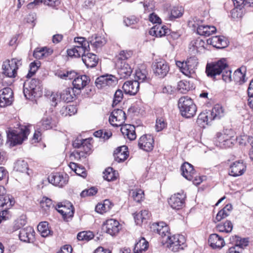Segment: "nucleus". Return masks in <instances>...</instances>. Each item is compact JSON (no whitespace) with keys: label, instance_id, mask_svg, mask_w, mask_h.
<instances>
[{"label":"nucleus","instance_id":"nucleus-1","mask_svg":"<svg viewBox=\"0 0 253 253\" xmlns=\"http://www.w3.org/2000/svg\"><path fill=\"white\" fill-rule=\"evenodd\" d=\"M31 126H21L18 129H12L9 128L6 130L7 137L10 146H14L21 144L27 139L30 133L29 127Z\"/></svg>","mask_w":253,"mask_h":253},{"label":"nucleus","instance_id":"nucleus-2","mask_svg":"<svg viewBox=\"0 0 253 253\" xmlns=\"http://www.w3.org/2000/svg\"><path fill=\"white\" fill-rule=\"evenodd\" d=\"M178 106L181 115L186 118L193 117L196 113L197 107L189 97L183 96L180 98Z\"/></svg>","mask_w":253,"mask_h":253},{"label":"nucleus","instance_id":"nucleus-3","mask_svg":"<svg viewBox=\"0 0 253 253\" xmlns=\"http://www.w3.org/2000/svg\"><path fill=\"white\" fill-rule=\"evenodd\" d=\"M198 64V59L195 56L187 58L185 62H176V65L180 69L181 72L189 78L195 77Z\"/></svg>","mask_w":253,"mask_h":253},{"label":"nucleus","instance_id":"nucleus-4","mask_svg":"<svg viewBox=\"0 0 253 253\" xmlns=\"http://www.w3.org/2000/svg\"><path fill=\"white\" fill-rule=\"evenodd\" d=\"M227 67L226 59L222 58L216 62L208 63L206 73L208 77L214 79L216 76L220 75Z\"/></svg>","mask_w":253,"mask_h":253},{"label":"nucleus","instance_id":"nucleus-5","mask_svg":"<svg viewBox=\"0 0 253 253\" xmlns=\"http://www.w3.org/2000/svg\"><path fill=\"white\" fill-rule=\"evenodd\" d=\"M21 65V59L14 58L6 60L2 65V73L7 77L14 78L17 75V70Z\"/></svg>","mask_w":253,"mask_h":253},{"label":"nucleus","instance_id":"nucleus-6","mask_svg":"<svg viewBox=\"0 0 253 253\" xmlns=\"http://www.w3.org/2000/svg\"><path fill=\"white\" fill-rule=\"evenodd\" d=\"M202 20L195 17L190 20L188 25L197 29V33L201 36L208 37L215 32L216 29L214 26L201 25Z\"/></svg>","mask_w":253,"mask_h":253},{"label":"nucleus","instance_id":"nucleus-7","mask_svg":"<svg viewBox=\"0 0 253 253\" xmlns=\"http://www.w3.org/2000/svg\"><path fill=\"white\" fill-rule=\"evenodd\" d=\"M39 84V81L36 79L25 82L23 85V93L27 99H32L38 95V92L40 91Z\"/></svg>","mask_w":253,"mask_h":253},{"label":"nucleus","instance_id":"nucleus-8","mask_svg":"<svg viewBox=\"0 0 253 253\" xmlns=\"http://www.w3.org/2000/svg\"><path fill=\"white\" fill-rule=\"evenodd\" d=\"M184 236L180 234L168 236L167 238V247L174 252L183 250L185 243Z\"/></svg>","mask_w":253,"mask_h":253},{"label":"nucleus","instance_id":"nucleus-9","mask_svg":"<svg viewBox=\"0 0 253 253\" xmlns=\"http://www.w3.org/2000/svg\"><path fill=\"white\" fill-rule=\"evenodd\" d=\"M216 136V140L219 142L220 147H230L233 146L235 140L232 130H226L222 132H218Z\"/></svg>","mask_w":253,"mask_h":253},{"label":"nucleus","instance_id":"nucleus-10","mask_svg":"<svg viewBox=\"0 0 253 253\" xmlns=\"http://www.w3.org/2000/svg\"><path fill=\"white\" fill-rule=\"evenodd\" d=\"M56 209L66 221H68L69 219L71 218L74 215V207L70 202L59 203Z\"/></svg>","mask_w":253,"mask_h":253},{"label":"nucleus","instance_id":"nucleus-11","mask_svg":"<svg viewBox=\"0 0 253 253\" xmlns=\"http://www.w3.org/2000/svg\"><path fill=\"white\" fill-rule=\"evenodd\" d=\"M117 83V78L112 75L100 76L96 79L95 82L96 86L98 88H102L107 86H114Z\"/></svg>","mask_w":253,"mask_h":253},{"label":"nucleus","instance_id":"nucleus-12","mask_svg":"<svg viewBox=\"0 0 253 253\" xmlns=\"http://www.w3.org/2000/svg\"><path fill=\"white\" fill-rule=\"evenodd\" d=\"M154 73L161 78L166 76L169 71L168 64L161 59L156 60L153 64Z\"/></svg>","mask_w":253,"mask_h":253},{"label":"nucleus","instance_id":"nucleus-13","mask_svg":"<svg viewBox=\"0 0 253 253\" xmlns=\"http://www.w3.org/2000/svg\"><path fill=\"white\" fill-rule=\"evenodd\" d=\"M126 119L125 113L121 109H115L109 118L110 124L115 126H121Z\"/></svg>","mask_w":253,"mask_h":253},{"label":"nucleus","instance_id":"nucleus-14","mask_svg":"<svg viewBox=\"0 0 253 253\" xmlns=\"http://www.w3.org/2000/svg\"><path fill=\"white\" fill-rule=\"evenodd\" d=\"M186 195L183 192L177 193L171 196L168 202L169 206L173 209L178 210L183 207Z\"/></svg>","mask_w":253,"mask_h":253},{"label":"nucleus","instance_id":"nucleus-15","mask_svg":"<svg viewBox=\"0 0 253 253\" xmlns=\"http://www.w3.org/2000/svg\"><path fill=\"white\" fill-rule=\"evenodd\" d=\"M103 229L106 232L111 236L116 235L120 230V224L115 219H110L106 221L103 225Z\"/></svg>","mask_w":253,"mask_h":253},{"label":"nucleus","instance_id":"nucleus-16","mask_svg":"<svg viewBox=\"0 0 253 253\" xmlns=\"http://www.w3.org/2000/svg\"><path fill=\"white\" fill-rule=\"evenodd\" d=\"M13 92L10 87H4L0 90V107H4L11 104Z\"/></svg>","mask_w":253,"mask_h":253},{"label":"nucleus","instance_id":"nucleus-17","mask_svg":"<svg viewBox=\"0 0 253 253\" xmlns=\"http://www.w3.org/2000/svg\"><path fill=\"white\" fill-rule=\"evenodd\" d=\"M246 166L242 160L235 161L230 166L229 174L237 177L242 175L245 171Z\"/></svg>","mask_w":253,"mask_h":253},{"label":"nucleus","instance_id":"nucleus-18","mask_svg":"<svg viewBox=\"0 0 253 253\" xmlns=\"http://www.w3.org/2000/svg\"><path fill=\"white\" fill-rule=\"evenodd\" d=\"M153 144L154 139L151 135H143L139 139L138 146L140 149L149 152L153 149Z\"/></svg>","mask_w":253,"mask_h":253},{"label":"nucleus","instance_id":"nucleus-19","mask_svg":"<svg viewBox=\"0 0 253 253\" xmlns=\"http://www.w3.org/2000/svg\"><path fill=\"white\" fill-rule=\"evenodd\" d=\"M35 231L31 226H27L20 229L19 234V237L21 241L24 242H33L35 237Z\"/></svg>","mask_w":253,"mask_h":253},{"label":"nucleus","instance_id":"nucleus-20","mask_svg":"<svg viewBox=\"0 0 253 253\" xmlns=\"http://www.w3.org/2000/svg\"><path fill=\"white\" fill-rule=\"evenodd\" d=\"M139 88V84L137 81H128L123 86V89L126 94L134 95L137 93Z\"/></svg>","mask_w":253,"mask_h":253},{"label":"nucleus","instance_id":"nucleus-21","mask_svg":"<svg viewBox=\"0 0 253 253\" xmlns=\"http://www.w3.org/2000/svg\"><path fill=\"white\" fill-rule=\"evenodd\" d=\"M89 77L86 75L78 76L73 81V89L81 91L89 84Z\"/></svg>","mask_w":253,"mask_h":253},{"label":"nucleus","instance_id":"nucleus-22","mask_svg":"<svg viewBox=\"0 0 253 253\" xmlns=\"http://www.w3.org/2000/svg\"><path fill=\"white\" fill-rule=\"evenodd\" d=\"M135 127L133 125L126 124L122 126L121 131L125 138L130 140H134L136 138Z\"/></svg>","mask_w":253,"mask_h":253},{"label":"nucleus","instance_id":"nucleus-23","mask_svg":"<svg viewBox=\"0 0 253 253\" xmlns=\"http://www.w3.org/2000/svg\"><path fill=\"white\" fill-rule=\"evenodd\" d=\"M127 148L126 146L118 147L114 151V157L116 161L121 163L125 161L128 156Z\"/></svg>","mask_w":253,"mask_h":253},{"label":"nucleus","instance_id":"nucleus-24","mask_svg":"<svg viewBox=\"0 0 253 253\" xmlns=\"http://www.w3.org/2000/svg\"><path fill=\"white\" fill-rule=\"evenodd\" d=\"M209 243L213 249H221L225 245L223 238L217 234H212L210 235Z\"/></svg>","mask_w":253,"mask_h":253},{"label":"nucleus","instance_id":"nucleus-25","mask_svg":"<svg viewBox=\"0 0 253 253\" xmlns=\"http://www.w3.org/2000/svg\"><path fill=\"white\" fill-rule=\"evenodd\" d=\"M182 175L188 180H191L195 175L193 167L190 164L185 162L181 167Z\"/></svg>","mask_w":253,"mask_h":253},{"label":"nucleus","instance_id":"nucleus-26","mask_svg":"<svg viewBox=\"0 0 253 253\" xmlns=\"http://www.w3.org/2000/svg\"><path fill=\"white\" fill-rule=\"evenodd\" d=\"M82 60L87 68H93L97 65L98 58L95 54L88 52L83 55Z\"/></svg>","mask_w":253,"mask_h":253},{"label":"nucleus","instance_id":"nucleus-27","mask_svg":"<svg viewBox=\"0 0 253 253\" xmlns=\"http://www.w3.org/2000/svg\"><path fill=\"white\" fill-rule=\"evenodd\" d=\"M115 64L118 73L120 76V78H126L131 75L132 70L127 63L121 64L120 66H118L116 64Z\"/></svg>","mask_w":253,"mask_h":253},{"label":"nucleus","instance_id":"nucleus-28","mask_svg":"<svg viewBox=\"0 0 253 253\" xmlns=\"http://www.w3.org/2000/svg\"><path fill=\"white\" fill-rule=\"evenodd\" d=\"M169 30L166 26L158 24L153 27L150 30L149 33L156 37H162L166 36Z\"/></svg>","mask_w":253,"mask_h":253},{"label":"nucleus","instance_id":"nucleus-29","mask_svg":"<svg viewBox=\"0 0 253 253\" xmlns=\"http://www.w3.org/2000/svg\"><path fill=\"white\" fill-rule=\"evenodd\" d=\"M133 52L131 50L121 51L114 59L115 64L120 66L121 64L126 63V60L130 58Z\"/></svg>","mask_w":253,"mask_h":253},{"label":"nucleus","instance_id":"nucleus-30","mask_svg":"<svg viewBox=\"0 0 253 253\" xmlns=\"http://www.w3.org/2000/svg\"><path fill=\"white\" fill-rule=\"evenodd\" d=\"M210 43L217 48L225 47L227 45V40L224 37L213 36L210 39Z\"/></svg>","mask_w":253,"mask_h":253},{"label":"nucleus","instance_id":"nucleus-31","mask_svg":"<svg viewBox=\"0 0 253 253\" xmlns=\"http://www.w3.org/2000/svg\"><path fill=\"white\" fill-rule=\"evenodd\" d=\"M148 72L144 66H142L141 68L137 69L135 71L134 81H137L139 84L141 83L147 81Z\"/></svg>","mask_w":253,"mask_h":253},{"label":"nucleus","instance_id":"nucleus-32","mask_svg":"<svg viewBox=\"0 0 253 253\" xmlns=\"http://www.w3.org/2000/svg\"><path fill=\"white\" fill-rule=\"evenodd\" d=\"M55 126V124L52 121L50 116L43 117L42 120L37 126V129L46 130L52 128Z\"/></svg>","mask_w":253,"mask_h":253},{"label":"nucleus","instance_id":"nucleus-33","mask_svg":"<svg viewBox=\"0 0 253 253\" xmlns=\"http://www.w3.org/2000/svg\"><path fill=\"white\" fill-rule=\"evenodd\" d=\"M232 209V206L231 204L226 205L221 210L218 212L215 218L213 219V221L214 222H218L227 217Z\"/></svg>","mask_w":253,"mask_h":253},{"label":"nucleus","instance_id":"nucleus-34","mask_svg":"<svg viewBox=\"0 0 253 253\" xmlns=\"http://www.w3.org/2000/svg\"><path fill=\"white\" fill-rule=\"evenodd\" d=\"M53 53V50L46 47L37 48L34 52V56L37 59L42 58L51 55Z\"/></svg>","mask_w":253,"mask_h":253},{"label":"nucleus","instance_id":"nucleus-35","mask_svg":"<svg viewBox=\"0 0 253 253\" xmlns=\"http://www.w3.org/2000/svg\"><path fill=\"white\" fill-rule=\"evenodd\" d=\"M148 248V242L144 238H141L137 241L133 249L134 253H142Z\"/></svg>","mask_w":253,"mask_h":253},{"label":"nucleus","instance_id":"nucleus-36","mask_svg":"<svg viewBox=\"0 0 253 253\" xmlns=\"http://www.w3.org/2000/svg\"><path fill=\"white\" fill-rule=\"evenodd\" d=\"M49 182L53 185L62 187L66 183L63 176L59 173L51 174L48 177Z\"/></svg>","mask_w":253,"mask_h":253},{"label":"nucleus","instance_id":"nucleus-37","mask_svg":"<svg viewBox=\"0 0 253 253\" xmlns=\"http://www.w3.org/2000/svg\"><path fill=\"white\" fill-rule=\"evenodd\" d=\"M42 2L44 4L54 6L59 3V0H35L33 2L29 3L27 5V7L29 9H32Z\"/></svg>","mask_w":253,"mask_h":253},{"label":"nucleus","instance_id":"nucleus-38","mask_svg":"<svg viewBox=\"0 0 253 253\" xmlns=\"http://www.w3.org/2000/svg\"><path fill=\"white\" fill-rule=\"evenodd\" d=\"M89 44L90 43L94 47L97 48L102 47L106 43V40L104 37L92 36L89 38Z\"/></svg>","mask_w":253,"mask_h":253},{"label":"nucleus","instance_id":"nucleus-39","mask_svg":"<svg viewBox=\"0 0 253 253\" xmlns=\"http://www.w3.org/2000/svg\"><path fill=\"white\" fill-rule=\"evenodd\" d=\"M14 169L16 171L22 173H26L29 175L28 172L29 169L27 163L23 160H18L14 164Z\"/></svg>","mask_w":253,"mask_h":253},{"label":"nucleus","instance_id":"nucleus-40","mask_svg":"<svg viewBox=\"0 0 253 253\" xmlns=\"http://www.w3.org/2000/svg\"><path fill=\"white\" fill-rule=\"evenodd\" d=\"M112 206V204L109 200H105L103 203H99L96 206L95 211L98 213L103 214L109 211Z\"/></svg>","mask_w":253,"mask_h":253},{"label":"nucleus","instance_id":"nucleus-41","mask_svg":"<svg viewBox=\"0 0 253 253\" xmlns=\"http://www.w3.org/2000/svg\"><path fill=\"white\" fill-rule=\"evenodd\" d=\"M230 240L234 242L235 246L238 250L239 249H244L248 245L249 240L247 238H241L240 237L235 235L232 237V240L230 239Z\"/></svg>","mask_w":253,"mask_h":253},{"label":"nucleus","instance_id":"nucleus-42","mask_svg":"<svg viewBox=\"0 0 253 253\" xmlns=\"http://www.w3.org/2000/svg\"><path fill=\"white\" fill-rule=\"evenodd\" d=\"M211 116L208 113H202L199 114L197 119V124L201 127H205L212 120H210Z\"/></svg>","mask_w":253,"mask_h":253},{"label":"nucleus","instance_id":"nucleus-43","mask_svg":"<svg viewBox=\"0 0 253 253\" xmlns=\"http://www.w3.org/2000/svg\"><path fill=\"white\" fill-rule=\"evenodd\" d=\"M224 111L222 107L219 105H215L210 113V120L219 119L223 116Z\"/></svg>","mask_w":253,"mask_h":253},{"label":"nucleus","instance_id":"nucleus-44","mask_svg":"<svg viewBox=\"0 0 253 253\" xmlns=\"http://www.w3.org/2000/svg\"><path fill=\"white\" fill-rule=\"evenodd\" d=\"M216 229L220 232L230 233L233 229V224L229 220H226L224 223H219L216 226Z\"/></svg>","mask_w":253,"mask_h":253},{"label":"nucleus","instance_id":"nucleus-45","mask_svg":"<svg viewBox=\"0 0 253 253\" xmlns=\"http://www.w3.org/2000/svg\"><path fill=\"white\" fill-rule=\"evenodd\" d=\"M68 55L70 57H80L83 56L84 53V49L83 47L74 46L68 49L67 51Z\"/></svg>","mask_w":253,"mask_h":253},{"label":"nucleus","instance_id":"nucleus-46","mask_svg":"<svg viewBox=\"0 0 253 253\" xmlns=\"http://www.w3.org/2000/svg\"><path fill=\"white\" fill-rule=\"evenodd\" d=\"M246 70L245 67H241L234 72L235 79L240 84H243L246 82Z\"/></svg>","mask_w":253,"mask_h":253},{"label":"nucleus","instance_id":"nucleus-47","mask_svg":"<svg viewBox=\"0 0 253 253\" xmlns=\"http://www.w3.org/2000/svg\"><path fill=\"white\" fill-rule=\"evenodd\" d=\"M74 42L76 45L74 46L83 47L84 49V53L88 52L90 50L89 42L87 41L84 37H76L74 38Z\"/></svg>","mask_w":253,"mask_h":253},{"label":"nucleus","instance_id":"nucleus-48","mask_svg":"<svg viewBox=\"0 0 253 253\" xmlns=\"http://www.w3.org/2000/svg\"><path fill=\"white\" fill-rule=\"evenodd\" d=\"M48 225V223L44 221L40 222L37 226L38 232L43 237H46L50 234L51 231L49 230Z\"/></svg>","mask_w":253,"mask_h":253},{"label":"nucleus","instance_id":"nucleus-49","mask_svg":"<svg viewBox=\"0 0 253 253\" xmlns=\"http://www.w3.org/2000/svg\"><path fill=\"white\" fill-rule=\"evenodd\" d=\"M77 112V109L73 105H64L61 108L60 113L62 116H72Z\"/></svg>","mask_w":253,"mask_h":253},{"label":"nucleus","instance_id":"nucleus-50","mask_svg":"<svg viewBox=\"0 0 253 253\" xmlns=\"http://www.w3.org/2000/svg\"><path fill=\"white\" fill-rule=\"evenodd\" d=\"M55 75L64 80H74L77 77V74L74 71H57Z\"/></svg>","mask_w":253,"mask_h":253},{"label":"nucleus","instance_id":"nucleus-51","mask_svg":"<svg viewBox=\"0 0 253 253\" xmlns=\"http://www.w3.org/2000/svg\"><path fill=\"white\" fill-rule=\"evenodd\" d=\"M149 212L147 210L141 211L140 212L134 215V218L136 224H140L144 220L149 217Z\"/></svg>","mask_w":253,"mask_h":253},{"label":"nucleus","instance_id":"nucleus-52","mask_svg":"<svg viewBox=\"0 0 253 253\" xmlns=\"http://www.w3.org/2000/svg\"><path fill=\"white\" fill-rule=\"evenodd\" d=\"M236 140L241 146H246L248 143L253 144V137L246 134L241 135L236 138Z\"/></svg>","mask_w":253,"mask_h":253},{"label":"nucleus","instance_id":"nucleus-53","mask_svg":"<svg viewBox=\"0 0 253 253\" xmlns=\"http://www.w3.org/2000/svg\"><path fill=\"white\" fill-rule=\"evenodd\" d=\"M103 178L107 181H113L117 178L116 173L112 168H107L103 172Z\"/></svg>","mask_w":253,"mask_h":253},{"label":"nucleus","instance_id":"nucleus-54","mask_svg":"<svg viewBox=\"0 0 253 253\" xmlns=\"http://www.w3.org/2000/svg\"><path fill=\"white\" fill-rule=\"evenodd\" d=\"M192 86H191L189 82L186 81H181L178 83L177 89L182 93H186L189 91Z\"/></svg>","mask_w":253,"mask_h":253},{"label":"nucleus","instance_id":"nucleus-55","mask_svg":"<svg viewBox=\"0 0 253 253\" xmlns=\"http://www.w3.org/2000/svg\"><path fill=\"white\" fill-rule=\"evenodd\" d=\"M130 194L137 202H140L144 197V192L141 189H132L130 191Z\"/></svg>","mask_w":253,"mask_h":253},{"label":"nucleus","instance_id":"nucleus-56","mask_svg":"<svg viewBox=\"0 0 253 253\" xmlns=\"http://www.w3.org/2000/svg\"><path fill=\"white\" fill-rule=\"evenodd\" d=\"M183 8L181 6H175L171 10L170 18L171 20L181 17L183 13Z\"/></svg>","mask_w":253,"mask_h":253},{"label":"nucleus","instance_id":"nucleus-57","mask_svg":"<svg viewBox=\"0 0 253 253\" xmlns=\"http://www.w3.org/2000/svg\"><path fill=\"white\" fill-rule=\"evenodd\" d=\"M71 88H67L60 94L62 100L64 102H69L72 101L73 96L71 94Z\"/></svg>","mask_w":253,"mask_h":253},{"label":"nucleus","instance_id":"nucleus-58","mask_svg":"<svg viewBox=\"0 0 253 253\" xmlns=\"http://www.w3.org/2000/svg\"><path fill=\"white\" fill-rule=\"evenodd\" d=\"M93 237L94 235L90 231H83L77 235V239L80 241H89Z\"/></svg>","mask_w":253,"mask_h":253},{"label":"nucleus","instance_id":"nucleus-59","mask_svg":"<svg viewBox=\"0 0 253 253\" xmlns=\"http://www.w3.org/2000/svg\"><path fill=\"white\" fill-rule=\"evenodd\" d=\"M243 15V12L242 8L236 6L231 11V17L237 20L242 17Z\"/></svg>","mask_w":253,"mask_h":253},{"label":"nucleus","instance_id":"nucleus-60","mask_svg":"<svg viewBox=\"0 0 253 253\" xmlns=\"http://www.w3.org/2000/svg\"><path fill=\"white\" fill-rule=\"evenodd\" d=\"M123 93L122 90L119 89L117 90L114 94L112 106L114 107L120 103L123 98Z\"/></svg>","mask_w":253,"mask_h":253},{"label":"nucleus","instance_id":"nucleus-61","mask_svg":"<svg viewBox=\"0 0 253 253\" xmlns=\"http://www.w3.org/2000/svg\"><path fill=\"white\" fill-rule=\"evenodd\" d=\"M2 203L3 204V208L9 209L14 204L15 201L12 197L7 195L2 199Z\"/></svg>","mask_w":253,"mask_h":253},{"label":"nucleus","instance_id":"nucleus-62","mask_svg":"<svg viewBox=\"0 0 253 253\" xmlns=\"http://www.w3.org/2000/svg\"><path fill=\"white\" fill-rule=\"evenodd\" d=\"M139 19L135 16L131 15L124 18V22L126 26H130L138 23Z\"/></svg>","mask_w":253,"mask_h":253},{"label":"nucleus","instance_id":"nucleus-63","mask_svg":"<svg viewBox=\"0 0 253 253\" xmlns=\"http://www.w3.org/2000/svg\"><path fill=\"white\" fill-rule=\"evenodd\" d=\"M167 125V124L163 118L157 119L155 125L156 131L158 132L162 131L163 129L166 127Z\"/></svg>","mask_w":253,"mask_h":253},{"label":"nucleus","instance_id":"nucleus-64","mask_svg":"<svg viewBox=\"0 0 253 253\" xmlns=\"http://www.w3.org/2000/svg\"><path fill=\"white\" fill-rule=\"evenodd\" d=\"M41 206L45 211H47L53 206L52 205V202L51 199L47 198H43L41 202Z\"/></svg>","mask_w":253,"mask_h":253}]
</instances>
